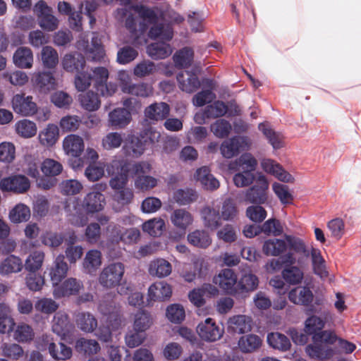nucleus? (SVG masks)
I'll use <instances>...</instances> for the list:
<instances>
[{"mask_svg": "<svg viewBox=\"0 0 361 361\" xmlns=\"http://www.w3.org/2000/svg\"><path fill=\"white\" fill-rule=\"evenodd\" d=\"M287 249V244L285 240L278 238L269 239L265 240L262 251L267 256H279Z\"/></svg>", "mask_w": 361, "mask_h": 361, "instance_id": "e433bc0d", "label": "nucleus"}, {"mask_svg": "<svg viewBox=\"0 0 361 361\" xmlns=\"http://www.w3.org/2000/svg\"><path fill=\"white\" fill-rule=\"evenodd\" d=\"M195 178L200 182L206 190H214L219 187V180L211 174L210 170L207 166L198 169L195 173Z\"/></svg>", "mask_w": 361, "mask_h": 361, "instance_id": "393cba45", "label": "nucleus"}, {"mask_svg": "<svg viewBox=\"0 0 361 361\" xmlns=\"http://www.w3.org/2000/svg\"><path fill=\"white\" fill-rule=\"evenodd\" d=\"M59 138V128L54 124H49L39 133V142L46 147L53 146Z\"/></svg>", "mask_w": 361, "mask_h": 361, "instance_id": "49530a36", "label": "nucleus"}, {"mask_svg": "<svg viewBox=\"0 0 361 361\" xmlns=\"http://www.w3.org/2000/svg\"><path fill=\"white\" fill-rule=\"evenodd\" d=\"M41 169L46 176L54 177L61 173L63 166L52 159H46L42 164Z\"/></svg>", "mask_w": 361, "mask_h": 361, "instance_id": "774afa93", "label": "nucleus"}, {"mask_svg": "<svg viewBox=\"0 0 361 361\" xmlns=\"http://www.w3.org/2000/svg\"><path fill=\"white\" fill-rule=\"evenodd\" d=\"M102 252L96 249L87 252L82 262L84 272L90 275L95 274L97 270L102 265Z\"/></svg>", "mask_w": 361, "mask_h": 361, "instance_id": "412c9836", "label": "nucleus"}, {"mask_svg": "<svg viewBox=\"0 0 361 361\" xmlns=\"http://www.w3.org/2000/svg\"><path fill=\"white\" fill-rule=\"evenodd\" d=\"M35 332L31 326L21 323L19 324L13 333V338L19 343H28L33 340Z\"/></svg>", "mask_w": 361, "mask_h": 361, "instance_id": "864d4df0", "label": "nucleus"}, {"mask_svg": "<svg viewBox=\"0 0 361 361\" xmlns=\"http://www.w3.org/2000/svg\"><path fill=\"white\" fill-rule=\"evenodd\" d=\"M194 58L192 48L185 47L177 51L173 56L175 66L177 68H185L191 66Z\"/></svg>", "mask_w": 361, "mask_h": 361, "instance_id": "a19ab883", "label": "nucleus"}, {"mask_svg": "<svg viewBox=\"0 0 361 361\" xmlns=\"http://www.w3.org/2000/svg\"><path fill=\"white\" fill-rule=\"evenodd\" d=\"M252 145V141L247 136H233L224 140L221 146L220 151L226 159L233 158L241 151L248 150Z\"/></svg>", "mask_w": 361, "mask_h": 361, "instance_id": "7ed1b4c3", "label": "nucleus"}, {"mask_svg": "<svg viewBox=\"0 0 361 361\" xmlns=\"http://www.w3.org/2000/svg\"><path fill=\"white\" fill-rule=\"evenodd\" d=\"M262 344V340L255 334L242 336L238 341L240 350L245 353H250L258 350Z\"/></svg>", "mask_w": 361, "mask_h": 361, "instance_id": "4c0bfd02", "label": "nucleus"}, {"mask_svg": "<svg viewBox=\"0 0 361 361\" xmlns=\"http://www.w3.org/2000/svg\"><path fill=\"white\" fill-rule=\"evenodd\" d=\"M173 225L184 233L187 228L192 224V215L185 209H175L171 215Z\"/></svg>", "mask_w": 361, "mask_h": 361, "instance_id": "a878e982", "label": "nucleus"}, {"mask_svg": "<svg viewBox=\"0 0 361 361\" xmlns=\"http://www.w3.org/2000/svg\"><path fill=\"white\" fill-rule=\"evenodd\" d=\"M169 105L165 102L154 103L145 110V116L152 121H162L169 115Z\"/></svg>", "mask_w": 361, "mask_h": 361, "instance_id": "b1692460", "label": "nucleus"}, {"mask_svg": "<svg viewBox=\"0 0 361 361\" xmlns=\"http://www.w3.org/2000/svg\"><path fill=\"white\" fill-rule=\"evenodd\" d=\"M48 350L52 358L58 360H66L72 356L71 348L63 343H59L58 345L54 342L49 343Z\"/></svg>", "mask_w": 361, "mask_h": 361, "instance_id": "de8ad7c7", "label": "nucleus"}, {"mask_svg": "<svg viewBox=\"0 0 361 361\" xmlns=\"http://www.w3.org/2000/svg\"><path fill=\"white\" fill-rule=\"evenodd\" d=\"M177 81L180 90L192 93L196 91L200 86V82L195 73L182 71L178 73Z\"/></svg>", "mask_w": 361, "mask_h": 361, "instance_id": "a211bd4d", "label": "nucleus"}, {"mask_svg": "<svg viewBox=\"0 0 361 361\" xmlns=\"http://www.w3.org/2000/svg\"><path fill=\"white\" fill-rule=\"evenodd\" d=\"M68 265L65 261V256L59 255L50 269L49 276L53 286L62 281L67 276Z\"/></svg>", "mask_w": 361, "mask_h": 361, "instance_id": "dca6fc26", "label": "nucleus"}, {"mask_svg": "<svg viewBox=\"0 0 361 361\" xmlns=\"http://www.w3.org/2000/svg\"><path fill=\"white\" fill-rule=\"evenodd\" d=\"M314 295L312 290L305 286L296 287L288 293V299L294 304L308 306L313 301Z\"/></svg>", "mask_w": 361, "mask_h": 361, "instance_id": "aec40b11", "label": "nucleus"}, {"mask_svg": "<svg viewBox=\"0 0 361 361\" xmlns=\"http://www.w3.org/2000/svg\"><path fill=\"white\" fill-rule=\"evenodd\" d=\"M146 148V145L140 137H133L123 147L126 154L133 157H138L142 155Z\"/></svg>", "mask_w": 361, "mask_h": 361, "instance_id": "5fc2aeb1", "label": "nucleus"}, {"mask_svg": "<svg viewBox=\"0 0 361 361\" xmlns=\"http://www.w3.org/2000/svg\"><path fill=\"white\" fill-rule=\"evenodd\" d=\"M16 132L23 137H32L37 133L36 124L27 119L19 121L16 124Z\"/></svg>", "mask_w": 361, "mask_h": 361, "instance_id": "338daca9", "label": "nucleus"}, {"mask_svg": "<svg viewBox=\"0 0 361 361\" xmlns=\"http://www.w3.org/2000/svg\"><path fill=\"white\" fill-rule=\"evenodd\" d=\"M34 85L42 91H49L55 89L56 79L50 72H39L32 77Z\"/></svg>", "mask_w": 361, "mask_h": 361, "instance_id": "2f4dec72", "label": "nucleus"}, {"mask_svg": "<svg viewBox=\"0 0 361 361\" xmlns=\"http://www.w3.org/2000/svg\"><path fill=\"white\" fill-rule=\"evenodd\" d=\"M11 104L13 111L23 116H31L37 111V106L32 97L26 96L24 93L15 94Z\"/></svg>", "mask_w": 361, "mask_h": 361, "instance_id": "0eeeda50", "label": "nucleus"}, {"mask_svg": "<svg viewBox=\"0 0 361 361\" xmlns=\"http://www.w3.org/2000/svg\"><path fill=\"white\" fill-rule=\"evenodd\" d=\"M152 324L151 314L144 310L137 312L135 315L133 329L144 333Z\"/></svg>", "mask_w": 361, "mask_h": 361, "instance_id": "603ef678", "label": "nucleus"}, {"mask_svg": "<svg viewBox=\"0 0 361 361\" xmlns=\"http://www.w3.org/2000/svg\"><path fill=\"white\" fill-rule=\"evenodd\" d=\"M34 11L37 16L38 23L44 30L51 32L57 29L58 19L52 14V9L45 1L40 0L35 6Z\"/></svg>", "mask_w": 361, "mask_h": 361, "instance_id": "20e7f679", "label": "nucleus"}, {"mask_svg": "<svg viewBox=\"0 0 361 361\" xmlns=\"http://www.w3.org/2000/svg\"><path fill=\"white\" fill-rule=\"evenodd\" d=\"M84 51L89 58L93 61H100L104 56V47L100 39L97 36L92 37L91 46H89L88 41H83Z\"/></svg>", "mask_w": 361, "mask_h": 361, "instance_id": "f704fd0d", "label": "nucleus"}, {"mask_svg": "<svg viewBox=\"0 0 361 361\" xmlns=\"http://www.w3.org/2000/svg\"><path fill=\"white\" fill-rule=\"evenodd\" d=\"M172 294L170 285L164 281L155 282L148 289V303L151 301H163L169 299Z\"/></svg>", "mask_w": 361, "mask_h": 361, "instance_id": "f3484780", "label": "nucleus"}, {"mask_svg": "<svg viewBox=\"0 0 361 361\" xmlns=\"http://www.w3.org/2000/svg\"><path fill=\"white\" fill-rule=\"evenodd\" d=\"M197 197L196 191L189 188L178 189L173 194L174 200L180 205L189 204L196 201Z\"/></svg>", "mask_w": 361, "mask_h": 361, "instance_id": "bf43d9fd", "label": "nucleus"}, {"mask_svg": "<svg viewBox=\"0 0 361 361\" xmlns=\"http://www.w3.org/2000/svg\"><path fill=\"white\" fill-rule=\"evenodd\" d=\"M125 267L121 262H114L105 267L99 276V283L104 288H114L121 284Z\"/></svg>", "mask_w": 361, "mask_h": 361, "instance_id": "f03ea898", "label": "nucleus"}, {"mask_svg": "<svg viewBox=\"0 0 361 361\" xmlns=\"http://www.w3.org/2000/svg\"><path fill=\"white\" fill-rule=\"evenodd\" d=\"M187 239L191 245L199 248H207L212 243L209 233L204 230L197 229L189 233Z\"/></svg>", "mask_w": 361, "mask_h": 361, "instance_id": "473e14b6", "label": "nucleus"}, {"mask_svg": "<svg viewBox=\"0 0 361 361\" xmlns=\"http://www.w3.org/2000/svg\"><path fill=\"white\" fill-rule=\"evenodd\" d=\"M75 324L82 331L92 333L97 327V320L95 317L90 312H79L75 316Z\"/></svg>", "mask_w": 361, "mask_h": 361, "instance_id": "7c9ffc66", "label": "nucleus"}, {"mask_svg": "<svg viewBox=\"0 0 361 361\" xmlns=\"http://www.w3.org/2000/svg\"><path fill=\"white\" fill-rule=\"evenodd\" d=\"M305 352L310 358L325 360L333 357L334 353L331 348H324L319 343L309 344L305 348Z\"/></svg>", "mask_w": 361, "mask_h": 361, "instance_id": "72a5a7b5", "label": "nucleus"}, {"mask_svg": "<svg viewBox=\"0 0 361 361\" xmlns=\"http://www.w3.org/2000/svg\"><path fill=\"white\" fill-rule=\"evenodd\" d=\"M238 214V209L235 201L231 198H226L222 203L221 216L224 221H233Z\"/></svg>", "mask_w": 361, "mask_h": 361, "instance_id": "13d9d810", "label": "nucleus"}, {"mask_svg": "<svg viewBox=\"0 0 361 361\" xmlns=\"http://www.w3.org/2000/svg\"><path fill=\"white\" fill-rule=\"evenodd\" d=\"M30 217V210L25 204H17L9 213L10 220L13 223L27 221Z\"/></svg>", "mask_w": 361, "mask_h": 361, "instance_id": "e2e57ef3", "label": "nucleus"}, {"mask_svg": "<svg viewBox=\"0 0 361 361\" xmlns=\"http://www.w3.org/2000/svg\"><path fill=\"white\" fill-rule=\"evenodd\" d=\"M261 165L264 171L274 176L281 181L291 183L294 180L291 174L285 171L279 164L272 159H263Z\"/></svg>", "mask_w": 361, "mask_h": 361, "instance_id": "2eb2a0df", "label": "nucleus"}, {"mask_svg": "<svg viewBox=\"0 0 361 361\" xmlns=\"http://www.w3.org/2000/svg\"><path fill=\"white\" fill-rule=\"evenodd\" d=\"M311 260L314 273L321 279H326L328 276V271L326 269L325 260L319 250L312 247Z\"/></svg>", "mask_w": 361, "mask_h": 361, "instance_id": "79ce46f5", "label": "nucleus"}, {"mask_svg": "<svg viewBox=\"0 0 361 361\" xmlns=\"http://www.w3.org/2000/svg\"><path fill=\"white\" fill-rule=\"evenodd\" d=\"M44 254L42 251H35L27 258L25 263V269L27 271H35L39 270L43 263Z\"/></svg>", "mask_w": 361, "mask_h": 361, "instance_id": "69168bd1", "label": "nucleus"}, {"mask_svg": "<svg viewBox=\"0 0 361 361\" xmlns=\"http://www.w3.org/2000/svg\"><path fill=\"white\" fill-rule=\"evenodd\" d=\"M13 59L14 64L17 67L30 68L33 63V54L30 48L20 47L15 51Z\"/></svg>", "mask_w": 361, "mask_h": 361, "instance_id": "c756f323", "label": "nucleus"}, {"mask_svg": "<svg viewBox=\"0 0 361 361\" xmlns=\"http://www.w3.org/2000/svg\"><path fill=\"white\" fill-rule=\"evenodd\" d=\"M200 214L203 224L208 229L214 231L221 226L222 219L219 210L207 206L202 209Z\"/></svg>", "mask_w": 361, "mask_h": 361, "instance_id": "4be33fe9", "label": "nucleus"}, {"mask_svg": "<svg viewBox=\"0 0 361 361\" xmlns=\"http://www.w3.org/2000/svg\"><path fill=\"white\" fill-rule=\"evenodd\" d=\"M41 60L45 68H55L59 63L58 52L50 46L43 47L41 51Z\"/></svg>", "mask_w": 361, "mask_h": 361, "instance_id": "3c124183", "label": "nucleus"}, {"mask_svg": "<svg viewBox=\"0 0 361 361\" xmlns=\"http://www.w3.org/2000/svg\"><path fill=\"white\" fill-rule=\"evenodd\" d=\"M258 128L261 130L265 137L268 139L269 142L272 145L274 149H280L283 147L281 138L280 135L269 128L268 123H262L259 124Z\"/></svg>", "mask_w": 361, "mask_h": 361, "instance_id": "680f3d73", "label": "nucleus"}, {"mask_svg": "<svg viewBox=\"0 0 361 361\" xmlns=\"http://www.w3.org/2000/svg\"><path fill=\"white\" fill-rule=\"evenodd\" d=\"M213 282L227 294L237 295L238 278L231 269H224L214 277Z\"/></svg>", "mask_w": 361, "mask_h": 361, "instance_id": "1a4fd4ad", "label": "nucleus"}, {"mask_svg": "<svg viewBox=\"0 0 361 361\" xmlns=\"http://www.w3.org/2000/svg\"><path fill=\"white\" fill-rule=\"evenodd\" d=\"M283 279L288 283L295 285L300 283L304 277L302 269L296 266L285 267L282 271Z\"/></svg>", "mask_w": 361, "mask_h": 361, "instance_id": "4d7b16f0", "label": "nucleus"}, {"mask_svg": "<svg viewBox=\"0 0 361 361\" xmlns=\"http://www.w3.org/2000/svg\"><path fill=\"white\" fill-rule=\"evenodd\" d=\"M269 183L263 175H259L255 184L247 190L245 201L249 203L262 204L267 200Z\"/></svg>", "mask_w": 361, "mask_h": 361, "instance_id": "39448f33", "label": "nucleus"}, {"mask_svg": "<svg viewBox=\"0 0 361 361\" xmlns=\"http://www.w3.org/2000/svg\"><path fill=\"white\" fill-rule=\"evenodd\" d=\"M131 121V114L126 109L116 108L109 114L110 126L116 128L126 127Z\"/></svg>", "mask_w": 361, "mask_h": 361, "instance_id": "cd10ccee", "label": "nucleus"}, {"mask_svg": "<svg viewBox=\"0 0 361 361\" xmlns=\"http://www.w3.org/2000/svg\"><path fill=\"white\" fill-rule=\"evenodd\" d=\"M75 349L80 353L91 355L97 353L101 348L97 341L81 338L76 341Z\"/></svg>", "mask_w": 361, "mask_h": 361, "instance_id": "8fccbe9b", "label": "nucleus"}, {"mask_svg": "<svg viewBox=\"0 0 361 361\" xmlns=\"http://www.w3.org/2000/svg\"><path fill=\"white\" fill-rule=\"evenodd\" d=\"M252 319L246 315H235L230 318L228 329L235 334H243L252 330Z\"/></svg>", "mask_w": 361, "mask_h": 361, "instance_id": "5701e85b", "label": "nucleus"}, {"mask_svg": "<svg viewBox=\"0 0 361 361\" xmlns=\"http://www.w3.org/2000/svg\"><path fill=\"white\" fill-rule=\"evenodd\" d=\"M52 331L63 340L71 339L73 336L75 326L71 322L68 315L62 312H58L53 319Z\"/></svg>", "mask_w": 361, "mask_h": 361, "instance_id": "6e6552de", "label": "nucleus"}, {"mask_svg": "<svg viewBox=\"0 0 361 361\" xmlns=\"http://www.w3.org/2000/svg\"><path fill=\"white\" fill-rule=\"evenodd\" d=\"M112 166L118 170V173L111 178L109 185L115 191L126 188L129 176V161L126 160L114 161Z\"/></svg>", "mask_w": 361, "mask_h": 361, "instance_id": "ddd939ff", "label": "nucleus"}, {"mask_svg": "<svg viewBox=\"0 0 361 361\" xmlns=\"http://www.w3.org/2000/svg\"><path fill=\"white\" fill-rule=\"evenodd\" d=\"M172 271V266L170 262L164 259H157L150 262L149 273L152 276L159 278L169 276Z\"/></svg>", "mask_w": 361, "mask_h": 361, "instance_id": "58836bf2", "label": "nucleus"}, {"mask_svg": "<svg viewBox=\"0 0 361 361\" xmlns=\"http://www.w3.org/2000/svg\"><path fill=\"white\" fill-rule=\"evenodd\" d=\"M147 53L153 59H163L171 54L172 49L165 42H154L147 47Z\"/></svg>", "mask_w": 361, "mask_h": 361, "instance_id": "a18cd8bd", "label": "nucleus"}, {"mask_svg": "<svg viewBox=\"0 0 361 361\" xmlns=\"http://www.w3.org/2000/svg\"><path fill=\"white\" fill-rule=\"evenodd\" d=\"M79 102L83 109L89 111L97 110L100 106L98 94L88 91L79 95Z\"/></svg>", "mask_w": 361, "mask_h": 361, "instance_id": "09e8293b", "label": "nucleus"}, {"mask_svg": "<svg viewBox=\"0 0 361 361\" xmlns=\"http://www.w3.org/2000/svg\"><path fill=\"white\" fill-rule=\"evenodd\" d=\"M82 287L80 280L70 277L53 286V295L56 299L76 295Z\"/></svg>", "mask_w": 361, "mask_h": 361, "instance_id": "9d476101", "label": "nucleus"}, {"mask_svg": "<svg viewBox=\"0 0 361 361\" xmlns=\"http://www.w3.org/2000/svg\"><path fill=\"white\" fill-rule=\"evenodd\" d=\"M109 71L104 67H97L93 70L92 79L95 80L94 87L102 95L109 94L106 84Z\"/></svg>", "mask_w": 361, "mask_h": 361, "instance_id": "c03bdc74", "label": "nucleus"}, {"mask_svg": "<svg viewBox=\"0 0 361 361\" xmlns=\"http://www.w3.org/2000/svg\"><path fill=\"white\" fill-rule=\"evenodd\" d=\"M85 57L80 53L67 54L62 60L63 68L71 73H80L85 68Z\"/></svg>", "mask_w": 361, "mask_h": 361, "instance_id": "6ab92c4d", "label": "nucleus"}, {"mask_svg": "<svg viewBox=\"0 0 361 361\" xmlns=\"http://www.w3.org/2000/svg\"><path fill=\"white\" fill-rule=\"evenodd\" d=\"M210 128L215 136L219 138H224L231 133L232 126L227 120L220 118L212 124Z\"/></svg>", "mask_w": 361, "mask_h": 361, "instance_id": "0e129e2a", "label": "nucleus"}, {"mask_svg": "<svg viewBox=\"0 0 361 361\" xmlns=\"http://www.w3.org/2000/svg\"><path fill=\"white\" fill-rule=\"evenodd\" d=\"M105 204V198L99 192H89L83 200L84 208L90 213H94L102 210Z\"/></svg>", "mask_w": 361, "mask_h": 361, "instance_id": "c85d7f7f", "label": "nucleus"}, {"mask_svg": "<svg viewBox=\"0 0 361 361\" xmlns=\"http://www.w3.org/2000/svg\"><path fill=\"white\" fill-rule=\"evenodd\" d=\"M197 332L202 340L214 342L221 338L224 329L217 326L213 319L207 318L198 324Z\"/></svg>", "mask_w": 361, "mask_h": 361, "instance_id": "f8f14e48", "label": "nucleus"}, {"mask_svg": "<svg viewBox=\"0 0 361 361\" xmlns=\"http://www.w3.org/2000/svg\"><path fill=\"white\" fill-rule=\"evenodd\" d=\"M267 342L273 348L283 352L288 350L291 346L289 338L284 334L279 332L268 334Z\"/></svg>", "mask_w": 361, "mask_h": 361, "instance_id": "37998d69", "label": "nucleus"}, {"mask_svg": "<svg viewBox=\"0 0 361 361\" xmlns=\"http://www.w3.org/2000/svg\"><path fill=\"white\" fill-rule=\"evenodd\" d=\"M99 310L106 317V322L112 330H117L121 328L123 319L119 305L114 301H104L100 303Z\"/></svg>", "mask_w": 361, "mask_h": 361, "instance_id": "423d86ee", "label": "nucleus"}, {"mask_svg": "<svg viewBox=\"0 0 361 361\" xmlns=\"http://www.w3.org/2000/svg\"><path fill=\"white\" fill-rule=\"evenodd\" d=\"M21 259L15 255H9L0 263V274L8 275L12 273H18L23 269Z\"/></svg>", "mask_w": 361, "mask_h": 361, "instance_id": "ea45409f", "label": "nucleus"}, {"mask_svg": "<svg viewBox=\"0 0 361 361\" xmlns=\"http://www.w3.org/2000/svg\"><path fill=\"white\" fill-rule=\"evenodd\" d=\"M132 8L147 23L140 24L142 32H145L148 25H151L147 33L149 39L153 40L159 39L166 42H169L173 39V27L171 23H166L162 13L159 16L154 8L145 5H135Z\"/></svg>", "mask_w": 361, "mask_h": 361, "instance_id": "f257e3e1", "label": "nucleus"}, {"mask_svg": "<svg viewBox=\"0 0 361 361\" xmlns=\"http://www.w3.org/2000/svg\"><path fill=\"white\" fill-rule=\"evenodd\" d=\"M121 88L123 92L137 97H147L152 94V87L145 82L132 84L123 80Z\"/></svg>", "mask_w": 361, "mask_h": 361, "instance_id": "bb28decb", "label": "nucleus"}, {"mask_svg": "<svg viewBox=\"0 0 361 361\" xmlns=\"http://www.w3.org/2000/svg\"><path fill=\"white\" fill-rule=\"evenodd\" d=\"M84 148L83 139L78 135H68L63 140V149L66 154L68 156L79 157L83 152Z\"/></svg>", "mask_w": 361, "mask_h": 361, "instance_id": "4468645a", "label": "nucleus"}, {"mask_svg": "<svg viewBox=\"0 0 361 361\" xmlns=\"http://www.w3.org/2000/svg\"><path fill=\"white\" fill-rule=\"evenodd\" d=\"M258 278L253 274L248 273L243 274L237 285V295H243L254 291L258 287Z\"/></svg>", "mask_w": 361, "mask_h": 361, "instance_id": "c9c22d12", "label": "nucleus"}, {"mask_svg": "<svg viewBox=\"0 0 361 361\" xmlns=\"http://www.w3.org/2000/svg\"><path fill=\"white\" fill-rule=\"evenodd\" d=\"M227 113V106L222 101H215L213 104L207 106L204 109V116L207 118H216L224 116Z\"/></svg>", "mask_w": 361, "mask_h": 361, "instance_id": "052dcab7", "label": "nucleus"}, {"mask_svg": "<svg viewBox=\"0 0 361 361\" xmlns=\"http://www.w3.org/2000/svg\"><path fill=\"white\" fill-rule=\"evenodd\" d=\"M30 187V180L23 175L11 176L0 180V189L2 191L21 194L27 192Z\"/></svg>", "mask_w": 361, "mask_h": 361, "instance_id": "9b49d317", "label": "nucleus"}, {"mask_svg": "<svg viewBox=\"0 0 361 361\" xmlns=\"http://www.w3.org/2000/svg\"><path fill=\"white\" fill-rule=\"evenodd\" d=\"M238 171H245L254 173L257 166V159L252 154L245 152L243 154L235 161Z\"/></svg>", "mask_w": 361, "mask_h": 361, "instance_id": "6e6d98bb", "label": "nucleus"}]
</instances>
